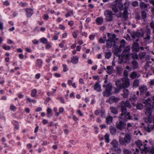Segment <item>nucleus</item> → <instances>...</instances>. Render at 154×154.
<instances>
[{"mask_svg":"<svg viewBox=\"0 0 154 154\" xmlns=\"http://www.w3.org/2000/svg\"><path fill=\"white\" fill-rule=\"evenodd\" d=\"M109 129L112 134H116V130L115 128L112 126H110L109 127Z\"/></svg>","mask_w":154,"mask_h":154,"instance_id":"30","label":"nucleus"},{"mask_svg":"<svg viewBox=\"0 0 154 154\" xmlns=\"http://www.w3.org/2000/svg\"><path fill=\"white\" fill-rule=\"evenodd\" d=\"M128 12L127 10H124L123 12V17L126 20H127L128 17Z\"/></svg>","mask_w":154,"mask_h":154,"instance_id":"35","label":"nucleus"},{"mask_svg":"<svg viewBox=\"0 0 154 154\" xmlns=\"http://www.w3.org/2000/svg\"><path fill=\"white\" fill-rule=\"evenodd\" d=\"M132 140V135L130 133L125 134L124 137H119V143L122 146H126L130 143Z\"/></svg>","mask_w":154,"mask_h":154,"instance_id":"6","label":"nucleus"},{"mask_svg":"<svg viewBox=\"0 0 154 154\" xmlns=\"http://www.w3.org/2000/svg\"><path fill=\"white\" fill-rule=\"evenodd\" d=\"M141 14L142 19L143 20L145 19L147 16V14L146 11H142Z\"/></svg>","mask_w":154,"mask_h":154,"instance_id":"37","label":"nucleus"},{"mask_svg":"<svg viewBox=\"0 0 154 154\" xmlns=\"http://www.w3.org/2000/svg\"><path fill=\"white\" fill-rule=\"evenodd\" d=\"M73 11H71L68 12L67 14L65 15L66 17H67L69 16H70L71 14H73Z\"/></svg>","mask_w":154,"mask_h":154,"instance_id":"53","label":"nucleus"},{"mask_svg":"<svg viewBox=\"0 0 154 154\" xmlns=\"http://www.w3.org/2000/svg\"><path fill=\"white\" fill-rule=\"evenodd\" d=\"M63 20V19L60 17H58L56 19V21L58 23L61 22Z\"/></svg>","mask_w":154,"mask_h":154,"instance_id":"63","label":"nucleus"},{"mask_svg":"<svg viewBox=\"0 0 154 154\" xmlns=\"http://www.w3.org/2000/svg\"><path fill=\"white\" fill-rule=\"evenodd\" d=\"M151 31L150 29L147 28L146 31V36H145L144 35L143 37L144 42L146 43H149V40L150 39V35Z\"/></svg>","mask_w":154,"mask_h":154,"instance_id":"10","label":"nucleus"},{"mask_svg":"<svg viewBox=\"0 0 154 154\" xmlns=\"http://www.w3.org/2000/svg\"><path fill=\"white\" fill-rule=\"evenodd\" d=\"M104 15L106 17V20L108 21H112L113 20L112 12V11L106 10L104 12Z\"/></svg>","mask_w":154,"mask_h":154,"instance_id":"9","label":"nucleus"},{"mask_svg":"<svg viewBox=\"0 0 154 154\" xmlns=\"http://www.w3.org/2000/svg\"><path fill=\"white\" fill-rule=\"evenodd\" d=\"M115 151L118 154L122 152V150L121 149L119 148H118V147L116 148V149H115Z\"/></svg>","mask_w":154,"mask_h":154,"instance_id":"50","label":"nucleus"},{"mask_svg":"<svg viewBox=\"0 0 154 154\" xmlns=\"http://www.w3.org/2000/svg\"><path fill=\"white\" fill-rule=\"evenodd\" d=\"M111 144L114 148H117L119 145L118 142L116 140H113L111 142Z\"/></svg>","mask_w":154,"mask_h":154,"instance_id":"27","label":"nucleus"},{"mask_svg":"<svg viewBox=\"0 0 154 154\" xmlns=\"http://www.w3.org/2000/svg\"><path fill=\"white\" fill-rule=\"evenodd\" d=\"M137 76V73L135 71L133 72L130 75V77L132 79H134Z\"/></svg>","mask_w":154,"mask_h":154,"instance_id":"36","label":"nucleus"},{"mask_svg":"<svg viewBox=\"0 0 154 154\" xmlns=\"http://www.w3.org/2000/svg\"><path fill=\"white\" fill-rule=\"evenodd\" d=\"M77 32V31H75L72 32V35L73 37L74 38H77V34L76 33Z\"/></svg>","mask_w":154,"mask_h":154,"instance_id":"60","label":"nucleus"},{"mask_svg":"<svg viewBox=\"0 0 154 154\" xmlns=\"http://www.w3.org/2000/svg\"><path fill=\"white\" fill-rule=\"evenodd\" d=\"M2 48L5 50H9L10 49V47L9 46H7L5 45H3L2 46Z\"/></svg>","mask_w":154,"mask_h":154,"instance_id":"51","label":"nucleus"},{"mask_svg":"<svg viewBox=\"0 0 154 154\" xmlns=\"http://www.w3.org/2000/svg\"><path fill=\"white\" fill-rule=\"evenodd\" d=\"M130 46H128L125 47L124 49V50L123 52V54H129L128 53L130 52Z\"/></svg>","mask_w":154,"mask_h":154,"instance_id":"25","label":"nucleus"},{"mask_svg":"<svg viewBox=\"0 0 154 154\" xmlns=\"http://www.w3.org/2000/svg\"><path fill=\"white\" fill-rule=\"evenodd\" d=\"M74 24V22L73 21H70L69 22L68 24L71 26H72Z\"/></svg>","mask_w":154,"mask_h":154,"instance_id":"64","label":"nucleus"},{"mask_svg":"<svg viewBox=\"0 0 154 154\" xmlns=\"http://www.w3.org/2000/svg\"><path fill=\"white\" fill-rule=\"evenodd\" d=\"M126 107L129 108H131V106L130 105L129 101L128 100H126L125 102L123 101H122L120 104V107L121 108V110L122 113L121 114V116H123L126 118L130 119H131V116L130 115V112H128L126 114H125L127 112ZM120 118H122V117H120Z\"/></svg>","mask_w":154,"mask_h":154,"instance_id":"1","label":"nucleus"},{"mask_svg":"<svg viewBox=\"0 0 154 154\" xmlns=\"http://www.w3.org/2000/svg\"><path fill=\"white\" fill-rule=\"evenodd\" d=\"M106 35L104 36L103 37L101 38L98 40L99 42L100 43H104L106 40Z\"/></svg>","mask_w":154,"mask_h":154,"instance_id":"31","label":"nucleus"},{"mask_svg":"<svg viewBox=\"0 0 154 154\" xmlns=\"http://www.w3.org/2000/svg\"><path fill=\"white\" fill-rule=\"evenodd\" d=\"M4 5L6 6H8L10 5V2L8 1H6L4 2Z\"/></svg>","mask_w":154,"mask_h":154,"instance_id":"61","label":"nucleus"},{"mask_svg":"<svg viewBox=\"0 0 154 154\" xmlns=\"http://www.w3.org/2000/svg\"><path fill=\"white\" fill-rule=\"evenodd\" d=\"M103 20L102 17H97L96 19V22L98 25H101L103 23Z\"/></svg>","mask_w":154,"mask_h":154,"instance_id":"20","label":"nucleus"},{"mask_svg":"<svg viewBox=\"0 0 154 154\" xmlns=\"http://www.w3.org/2000/svg\"><path fill=\"white\" fill-rule=\"evenodd\" d=\"M136 107L137 109H141L143 108V106L142 103H138Z\"/></svg>","mask_w":154,"mask_h":154,"instance_id":"42","label":"nucleus"},{"mask_svg":"<svg viewBox=\"0 0 154 154\" xmlns=\"http://www.w3.org/2000/svg\"><path fill=\"white\" fill-rule=\"evenodd\" d=\"M106 123L110 124L112 122V117L110 116H109L106 118Z\"/></svg>","mask_w":154,"mask_h":154,"instance_id":"34","label":"nucleus"},{"mask_svg":"<svg viewBox=\"0 0 154 154\" xmlns=\"http://www.w3.org/2000/svg\"><path fill=\"white\" fill-rule=\"evenodd\" d=\"M112 10L115 12V13H117L118 11V9L116 7H114L112 8Z\"/></svg>","mask_w":154,"mask_h":154,"instance_id":"62","label":"nucleus"},{"mask_svg":"<svg viewBox=\"0 0 154 154\" xmlns=\"http://www.w3.org/2000/svg\"><path fill=\"white\" fill-rule=\"evenodd\" d=\"M132 49L133 51L138 52L139 51V45L138 43L135 42L132 46Z\"/></svg>","mask_w":154,"mask_h":154,"instance_id":"15","label":"nucleus"},{"mask_svg":"<svg viewBox=\"0 0 154 154\" xmlns=\"http://www.w3.org/2000/svg\"><path fill=\"white\" fill-rule=\"evenodd\" d=\"M52 109L50 108H48L47 110V113L46 114V116L47 117L50 118L52 116Z\"/></svg>","mask_w":154,"mask_h":154,"instance_id":"23","label":"nucleus"},{"mask_svg":"<svg viewBox=\"0 0 154 154\" xmlns=\"http://www.w3.org/2000/svg\"><path fill=\"white\" fill-rule=\"evenodd\" d=\"M40 42L46 44L48 43V41L46 38H42L40 39Z\"/></svg>","mask_w":154,"mask_h":154,"instance_id":"38","label":"nucleus"},{"mask_svg":"<svg viewBox=\"0 0 154 154\" xmlns=\"http://www.w3.org/2000/svg\"><path fill=\"white\" fill-rule=\"evenodd\" d=\"M131 63L134 67V69H135L138 68V64L137 61L136 60L132 61Z\"/></svg>","mask_w":154,"mask_h":154,"instance_id":"29","label":"nucleus"},{"mask_svg":"<svg viewBox=\"0 0 154 154\" xmlns=\"http://www.w3.org/2000/svg\"><path fill=\"white\" fill-rule=\"evenodd\" d=\"M107 36L109 39L106 41V46L110 48L112 46L115 45L116 41L117 39L116 38V35L114 34L108 33Z\"/></svg>","mask_w":154,"mask_h":154,"instance_id":"7","label":"nucleus"},{"mask_svg":"<svg viewBox=\"0 0 154 154\" xmlns=\"http://www.w3.org/2000/svg\"><path fill=\"white\" fill-rule=\"evenodd\" d=\"M104 138L106 142L107 143H109V135L107 134H106L104 136Z\"/></svg>","mask_w":154,"mask_h":154,"instance_id":"45","label":"nucleus"},{"mask_svg":"<svg viewBox=\"0 0 154 154\" xmlns=\"http://www.w3.org/2000/svg\"><path fill=\"white\" fill-rule=\"evenodd\" d=\"M129 79L126 77H124L117 80L116 84L118 88L119 89H124L127 88L130 86Z\"/></svg>","mask_w":154,"mask_h":154,"instance_id":"3","label":"nucleus"},{"mask_svg":"<svg viewBox=\"0 0 154 154\" xmlns=\"http://www.w3.org/2000/svg\"><path fill=\"white\" fill-rule=\"evenodd\" d=\"M146 52H142V53H140L139 54V57L140 58V59H143L145 55H146Z\"/></svg>","mask_w":154,"mask_h":154,"instance_id":"43","label":"nucleus"},{"mask_svg":"<svg viewBox=\"0 0 154 154\" xmlns=\"http://www.w3.org/2000/svg\"><path fill=\"white\" fill-rule=\"evenodd\" d=\"M116 69L117 72L118 73H122V68L118 66L117 67Z\"/></svg>","mask_w":154,"mask_h":154,"instance_id":"55","label":"nucleus"},{"mask_svg":"<svg viewBox=\"0 0 154 154\" xmlns=\"http://www.w3.org/2000/svg\"><path fill=\"white\" fill-rule=\"evenodd\" d=\"M149 5L145 4L144 2H141L140 4V6L141 9H145Z\"/></svg>","mask_w":154,"mask_h":154,"instance_id":"24","label":"nucleus"},{"mask_svg":"<svg viewBox=\"0 0 154 154\" xmlns=\"http://www.w3.org/2000/svg\"><path fill=\"white\" fill-rule=\"evenodd\" d=\"M63 71L65 72H66L68 70V69L67 67V66L66 64H63Z\"/></svg>","mask_w":154,"mask_h":154,"instance_id":"52","label":"nucleus"},{"mask_svg":"<svg viewBox=\"0 0 154 154\" xmlns=\"http://www.w3.org/2000/svg\"><path fill=\"white\" fill-rule=\"evenodd\" d=\"M123 152L124 154H130L131 152L127 149H125L123 150Z\"/></svg>","mask_w":154,"mask_h":154,"instance_id":"54","label":"nucleus"},{"mask_svg":"<svg viewBox=\"0 0 154 154\" xmlns=\"http://www.w3.org/2000/svg\"><path fill=\"white\" fill-rule=\"evenodd\" d=\"M107 78H106L104 81V84L103 86L105 88V90L103 92V94L104 97H108L111 94V91L112 88V85L110 82H108Z\"/></svg>","mask_w":154,"mask_h":154,"instance_id":"5","label":"nucleus"},{"mask_svg":"<svg viewBox=\"0 0 154 154\" xmlns=\"http://www.w3.org/2000/svg\"><path fill=\"white\" fill-rule=\"evenodd\" d=\"M126 125V124L122 121H120L119 122H117L116 124L117 128L120 130H122L124 129Z\"/></svg>","mask_w":154,"mask_h":154,"instance_id":"13","label":"nucleus"},{"mask_svg":"<svg viewBox=\"0 0 154 154\" xmlns=\"http://www.w3.org/2000/svg\"><path fill=\"white\" fill-rule=\"evenodd\" d=\"M43 64V61L41 59H38L37 60L36 63V67L38 69H40L42 66Z\"/></svg>","mask_w":154,"mask_h":154,"instance_id":"19","label":"nucleus"},{"mask_svg":"<svg viewBox=\"0 0 154 154\" xmlns=\"http://www.w3.org/2000/svg\"><path fill=\"white\" fill-rule=\"evenodd\" d=\"M123 97L125 98H127L129 94V91L127 89H125L123 91Z\"/></svg>","mask_w":154,"mask_h":154,"instance_id":"28","label":"nucleus"},{"mask_svg":"<svg viewBox=\"0 0 154 154\" xmlns=\"http://www.w3.org/2000/svg\"><path fill=\"white\" fill-rule=\"evenodd\" d=\"M139 82L138 80L136 79L133 82V86L135 87H137L139 85Z\"/></svg>","mask_w":154,"mask_h":154,"instance_id":"40","label":"nucleus"},{"mask_svg":"<svg viewBox=\"0 0 154 154\" xmlns=\"http://www.w3.org/2000/svg\"><path fill=\"white\" fill-rule=\"evenodd\" d=\"M59 28L60 29L64 30L65 29L66 27L60 24L59 25Z\"/></svg>","mask_w":154,"mask_h":154,"instance_id":"59","label":"nucleus"},{"mask_svg":"<svg viewBox=\"0 0 154 154\" xmlns=\"http://www.w3.org/2000/svg\"><path fill=\"white\" fill-rule=\"evenodd\" d=\"M113 67L112 66H108L107 67L106 72L108 74H111L113 72Z\"/></svg>","mask_w":154,"mask_h":154,"instance_id":"22","label":"nucleus"},{"mask_svg":"<svg viewBox=\"0 0 154 154\" xmlns=\"http://www.w3.org/2000/svg\"><path fill=\"white\" fill-rule=\"evenodd\" d=\"M12 123L14 124V125L15 126V128L16 129H18L19 128L18 123L17 122L15 121H13L12 122Z\"/></svg>","mask_w":154,"mask_h":154,"instance_id":"44","label":"nucleus"},{"mask_svg":"<svg viewBox=\"0 0 154 154\" xmlns=\"http://www.w3.org/2000/svg\"><path fill=\"white\" fill-rule=\"evenodd\" d=\"M37 90L36 89H32L31 91V95L32 97H36L37 96Z\"/></svg>","mask_w":154,"mask_h":154,"instance_id":"26","label":"nucleus"},{"mask_svg":"<svg viewBox=\"0 0 154 154\" xmlns=\"http://www.w3.org/2000/svg\"><path fill=\"white\" fill-rule=\"evenodd\" d=\"M122 51V49L119 47V46H116L113 53L116 56H118L119 59L120 60V62L121 63L122 62L126 63L129 60V55L128 54L125 55L122 54L121 56L120 54Z\"/></svg>","mask_w":154,"mask_h":154,"instance_id":"2","label":"nucleus"},{"mask_svg":"<svg viewBox=\"0 0 154 154\" xmlns=\"http://www.w3.org/2000/svg\"><path fill=\"white\" fill-rule=\"evenodd\" d=\"M120 100V98L119 97H116L114 96H112L109 99L108 102L110 104H111L114 102H116Z\"/></svg>","mask_w":154,"mask_h":154,"instance_id":"14","label":"nucleus"},{"mask_svg":"<svg viewBox=\"0 0 154 154\" xmlns=\"http://www.w3.org/2000/svg\"><path fill=\"white\" fill-rule=\"evenodd\" d=\"M118 6L120 10H123V3L119 2V3Z\"/></svg>","mask_w":154,"mask_h":154,"instance_id":"48","label":"nucleus"},{"mask_svg":"<svg viewBox=\"0 0 154 154\" xmlns=\"http://www.w3.org/2000/svg\"><path fill=\"white\" fill-rule=\"evenodd\" d=\"M26 14L28 17H31L33 14V10L31 8H26Z\"/></svg>","mask_w":154,"mask_h":154,"instance_id":"18","label":"nucleus"},{"mask_svg":"<svg viewBox=\"0 0 154 154\" xmlns=\"http://www.w3.org/2000/svg\"><path fill=\"white\" fill-rule=\"evenodd\" d=\"M148 88L146 85H143L139 87V90L141 94H144L147 90Z\"/></svg>","mask_w":154,"mask_h":154,"instance_id":"16","label":"nucleus"},{"mask_svg":"<svg viewBox=\"0 0 154 154\" xmlns=\"http://www.w3.org/2000/svg\"><path fill=\"white\" fill-rule=\"evenodd\" d=\"M94 89L97 92H101L102 90L101 89V85L98 82H96L94 87Z\"/></svg>","mask_w":154,"mask_h":154,"instance_id":"17","label":"nucleus"},{"mask_svg":"<svg viewBox=\"0 0 154 154\" xmlns=\"http://www.w3.org/2000/svg\"><path fill=\"white\" fill-rule=\"evenodd\" d=\"M126 44V42L125 41L124 39H122L120 43V46H119V47L121 48H123Z\"/></svg>","mask_w":154,"mask_h":154,"instance_id":"32","label":"nucleus"},{"mask_svg":"<svg viewBox=\"0 0 154 154\" xmlns=\"http://www.w3.org/2000/svg\"><path fill=\"white\" fill-rule=\"evenodd\" d=\"M132 57L134 59H137L138 58V55L136 53L132 54Z\"/></svg>","mask_w":154,"mask_h":154,"instance_id":"46","label":"nucleus"},{"mask_svg":"<svg viewBox=\"0 0 154 154\" xmlns=\"http://www.w3.org/2000/svg\"><path fill=\"white\" fill-rule=\"evenodd\" d=\"M124 76L125 77H127L128 75V72L126 70H125L124 71Z\"/></svg>","mask_w":154,"mask_h":154,"instance_id":"58","label":"nucleus"},{"mask_svg":"<svg viewBox=\"0 0 154 154\" xmlns=\"http://www.w3.org/2000/svg\"><path fill=\"white\" fill-rule=\"evenodd\" d=\"M110 109L111 112L115 114H117L118 112V110L114 107H111Z\"/></svg>","mask_w":154,"mask_h":154,"instance_id":"33","label":"nucleus"},{"mask_svg":"<svg viewBox=\"0 0 154 154\" xmlns=\"http://www.w3.org/2000/svg\"><path fill=\"white\" fill-rule=\"evenodd\" d=\"M79 58L77 56H74L71 58V62L73 64H77L79 61Z\"/></svg>","mask_w":154,"mask_h":154,"instance_id":"21","label":"nucleus"},{"mask_svg":"<svg viewBox=\"0 0 154 154\" xmlns=\"http://www.w3.org/2000/svg\"><path fill=\"white\" fill-rule=\"evenodd\" d=\"M138 5V2L137 1L133 2L132 3V5L134 7H137Z\"/></svg>","mask_w":154,"mask_h":154,"instance_id":"49","label":"nucleus"},{"mask_svg":"<svg viewBox=\"0 0 154 154\" xmlns=\"http://www.w3.org/2000/svg\"><path fill=\"white\" fill-rule=\"evenodd\" d=\"M135 143L138 147L140 149L141 151V153H143L144 152H146L148 150V147L146 146V145L144 144L143 145V143L140 140H137L135 141Z\"/></svg>","mask_w":154,"mask_h":154,"instance_id":"8","label":"nucleus"},{"mask_svg":"<svg viewBox=\"0 0 154 154\" xmlns=\"http://www.w3.org/2000/svg\"><path fill=\"white\" fill-rule=\"evenodd\" d=\"M105 57L107 59H109L111 56L112 53L111 52H105Z\"/></svg>","mask_w":154,"mask_h":154,"instance_id":"41","label":"nucleus"},{"mask_svg":"<svg viewBox=\"0 0 154 154\" xmlns=\"http://www.w3.org/2000/svg\"><path fill=\"white\" fill-rule=\"evenodd\" d=\"M64 108L63 107H60L59 108V112H56V115L57 116H58L59 115L60 113H62L64 111Z\"/></svg>","mask_w":154,"mask_h":154,"instance_id":"39","label":"nucleus"},{"mask_svg":"<svg viewBox=\"0 0 154 154\" xmlns=\"http://www.w3.org/2000/svg\"><path fill=\"white\" fill-rule=\"evenodd\" d=\"M143 103L145 104V107L146 108L145 112V114L148 117H150L152 113L151 109H154V102L149 98L145 100Z\"/></svg>","mask_w":154,"mask_h":154,"instance_id":"4","label":"nucleus"},{"mask_svg":"<svg viewBox=\"0 0 154 154\" xmlns=\"http://www.w3.org/2000/svg\"><path fill=\"white\" fill-rule=\"evenodd\" d=\"M144 31L143 29H141L140 31L136 32L134 35H132V37L134 38H135V37H143L144 36Z\"/></svg>","mask_w":154,"mask_h":154,"instance_id":"12","label":"nucleus"},{"mask_svg":"<svg viewBox=\"0 0 154 154\" xmlns=\"http://www.w3.org/2000/svg\"><path fill=\"white\" fill-rule=\"evenodd\" d=\"M10 109L11 110L15 111L17 109L16 107L13 104H11L10 106Z\"/></svg>","mask_w":154,"mask_h":154,"instance_id":"47","label":"nucleus"},{"mask_svg":"<svg viewBox=\"0 0 154 154\" xmlns=\"http://www.w3.org/2000/svg\"><path fill=\"white\" fill-rule=\"evenodd\" d=\"M27 4L26 3L21 2L19 4V5L22 7H25L27 6Z\"/></svg>","mask_w":154,"mask_h":154,"instance_id":"57","label":"nucleus"},{"mask_svg":"<svg viewBox=\"0 0 154 154\" xmlns=\"http://www.w3.org/2000/svg\"><path fill=\"white\" fill-rule=\"evenodd\" d=\"M144 130L148 133H150L151 131L154 130V123L149 122L147 126L144 128Z\"/></svg>","mask_w":154,"mask_h":154,"instance_id":"11","label":"nucleus"},{"mask_svg":"<svg viewBox=\"0 0 154 154\" xmlns=\"http://www.w3.org/2000/svg\"><path fill=\"white\" fill-rule=\"evenodd\" d=\"M148 150L146 152H144V153H146L147 152L149 151L150 152L152 153L153 154H154V148H151L150 149H149L148 148Z\"/></svg>","mask_w":154,"mask_h":154,"instance_id":"56","label":"nucleus"}]
</instances>
